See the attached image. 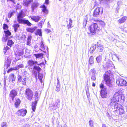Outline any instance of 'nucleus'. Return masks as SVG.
I'll list each match as a JSON object with an SVG mask.
<instances>
[{"instance_id":"1","label":"nucleus","mask_w":127,"mask_h":127,"mask_svg":"<svg viewBox=\"0 0 127 127\" xmlns=\"http://www.w3.org/2000/svg\"><path fill=\"white\" fill-rule=\"evenodd\" d=\"M43 63H38L36 61H34L32 60H29L28 62V65L25 67V68L28 67L31 69L33 68V70L32 71V73H34L35 72L37 74L40 72L41 69L39 66H42L43 64Z\"/></svg>"},{"instance_id":"2","label":"nucleus","mask_w":127,"mask_h":127,"mask_svg":"<svg viewBox=\"0 0 127 127\" xmlns=\"http://www.w3.org/2000/svg\"><path fill=\"white\" fill-rule=\"evenodd\" d=\"M110 105L113 106L115 109H116L114 111L115 113H116L117 112H119L120 114H124L125 112L124 108V107L119 104L115 102H111L109 104Z\"/></svg>"},{"instance_id":"3","label":"nucleus","mask_w":127,"mask_h":127,"mask_svg":"<svg viewBox=\"0 0 127 127\" xmlns=\"http://www.w3.org/2000/svg\"><path fill=\"white\" fill-rule=\"evenodd\" d=\"M111 74V71L108 70L106 72L105 74L103 76L105 84L109 88H111L113 85L110 77V76Z\"/></svg>"},{"instance_id":"4","label":"nucleus","mask_w":127,"mask_h":127,"mask_svg":"<svg viewBox=\"0 0 127 127\" xmlns=\"http://www.w3.org/2000/svg\"><path fill=\"white\" fill-rule=\"evenodd\" d=\"M89 29L90 32L93 35L94 34L97 30H99L100 28L98 27L97 24L95 23L92 24L90 26Z\"/></svg>"},{"instance_id":"5","label":"nucleus","mask_w":127,"mask_h":127,"mask_svg":"<svg viewBox=\"0 0 127 127\" xmlns=\"http://www.w3.org/2000/svg\"><path fill=\"white\" fill-rule=\"evenodd\" d=\"M103 13V9L102 7H97L94 11L93 16L94 17L97 18L100 16Z\"/></svg>"},{"instance_id":"6","label":"nucleus","mask_w":127,"mask_h":127,"mask_svg":"<svg viewBox=\"0 0 127 127\" xmlns=\"http://www.w3.org/2000/svg\"><path fill=\"white\" fill-rule=\"evenodd\" d=\"M17 80L18 83H21L23 85L25 86L26 85L27 79L26 76L23 78V76L18 74Z\"/></svg>"},{"instance_id":"7","label":"nucleus","mask_w":127,"mask_h":127,"mask_svg":"<svg viewBox=\"0 0 127 127\" xmlns=\"http://www.w3.org/2000/svg\"><path fill=\"white\" fill-rule=\"evenodd\" d=\"M25 94L28 99L30 100H31L32 99L33 96V93L31 89L29 88L26 89Z\"/></svg>"},{"instance_id":"8","label":"nucleus","mask_w":127,"mask_h":127,"mask_svg":"<svg viewBox=\"0 0 127 127\" xmlns=\"http://www.w3.org/2000/svg\"><path fill=\"white\" fill-rule=\"evenodd\" d=\"M11 60V58L9 56L6 57L4 65V69L5 68L7 69L8 67L10 66Z\"/></svg>"},{"instance_id":"9","label":"nucleus","mask_w":127,"mask_h":127,"mask_svg":"<svg viewBox=\"0 0 127 127\" xmlns=\"http://www.w3.org/2000/svg\"><path fill=\"white\" fill-rule=\"evenodd\" d=\"M25 15L24 13L22 11H21L17 16V21L19 23H21L25 19L22 18L25 16Z\"/></svg>"},{"instance_id":"10","label":"nucleus","mask_w":127,"mask_h":127,"mask_svg":"<svg viewBox=\"0 0 127 127\" xmlns=\"http://www.w3.org/2000/svg\"><path fill=\"white\" fill-rule=\"evenodd\" d=\"M18 91L16 89H13L10 92L9 96L10 98L13 100L15 97L17 95Z\"/></svg>"},{"instance_id":"11","label":"nucleus","mask_w":127,"mask_h":127,"mask_svg":"<svg viewBox=\"0 0 127 127\" xmlns=\"http://www.w3.org/2000/svg\"><path fill=\"white\" fill-rule=\"evenodd\" d=\"M116 83L118 86H127V82H126L125 80L123 79L119 78L117 80Z\"/></svg>"},{"instance_id":"12","label":"nucleus","mask_w":127,"mask_h":127,"mask_svg":"<svg viewBox=\"0 0 127 127\" xmlns=\"http://www.w3.org/2000/svg\"><path fill=\"white\" fill-rule=\"evenodd\" d=\"M60 104V100L57 99L56 100L55 102L50 106L53 110H56L57 108H59Z\"/></svg>"},{"instance_id":"13","label":"nucleus","mask_w":127,"mask_h":127,"mask_svg":"<svg viewBox=\"0 0 127 127\" xmlns=\"http://www.w3.org/2000/svg\"><path fill=\"white\" fill-rule=\"evenodd\" d=\"M4 32L5 35H3L2 40L4 42H5L7 40L8 37L11 35V33L9 30L4 31Z\"/></svg>"},{"instance_id":"14","label":"nucleus","mask_w":127,"mask_h":127,"mask_svg":"<svg viewBox=\"0 0 127 127\" xmlns=\"http://www.w3.org/2000/svg\"><path fill=\"white\" fill-rule=\"evenodd\" d=\"M119 94L118 93H115V95H114L112 99H111V102L110 103L112 102H115L117 103L116 101H119L120 99V98L119 97Z\"/></svg>"},{"instance_id":"15","label":"nucleus","mask_w":127,"mask_h":127,"mask_svg":"<svg viewBox=\"0 0 127 127\" xmlns=\"http://www.w3.org/2000/svg\"><path fill=\"white\" fill-rule=\"evenodd\" d=\"M96 50L98 52H102L104 50L103 46L101 44H99L98 42L96 43Z\"/></svg>"},{"instance_id":"16","label":"nucleus","mask_w":127,"mask_h":127,"mask_svg":"<svg viewBox=\"0 0 127 127\" xmlns=\"http://www.w3.org/2000/svg\"><path fill=\"white\" fill-rule=\"evenodd\" d=\"M100 95L101 97L103 98H106L107 95V90H101L100 92Z\"/></svg>"},{"instance_id":"17","label":"nucleus","mask_w":127,"mask_h":127,"mask_svg":"<svg viewBox=\"0 0 127 127\" xmlns=\"http://www.w3.org/2000/svg\"><path fill=\"white\" fill-rule=\"evenodd\" d=\"M39 5V3L37 1H35L33 2L31 6L32 11L33 12L34 10L36 9Z\"/></svg>"},{"instance_id":"18","label":"nucleus","mask_w":127,"mask_h":127,"mask_svg":"<svg viewBox=\"0 0 127 127\" xmlns=\"http://www.w3.org/2000/svg\"><path fill=\"white\" fill-rule=\"evenodd\" d=\"M40 47L43 50L42 51L43 52L45 53H48V47L47 46H45L43 43L42 41H41L40 43Z\"/></svg>"},{"instance_id":"19","label":"nucleus","mask_w":127,"mask_h":127,"mask_svg":"<svg viewBox=\"0 0 127 127\" xmlns=\"http://www.w3.org/2000/svg\"><path fill=\"white\" fill-rule=\"evenodd\" d=\"M27 112V110L26 109H23L19 110L18 111L17 113L19 115L24 116L26 115Z\"/></svg>"},{"instance_id":"20","label":"nucleus","mask_w":127,"mask_h":127,"mask_svg":"<svg viewBox=\"0 0 127 127\" xmlns=\"http://www.w3.org/2000/svg\"><path fill=\"white\" fill-rule=\"evenodd\" d=\"M16 77L14 75L13 73L10 74L8 77L9 81V82L13 83L16 79Z\"/></svg>"},{"instance_id":"21","label":"nucleus","mask_w":127,"mask_h":127,"mask_svg":"<svg viewBox=\"0 0 127 127\" xmlns=\"http://www.w3.org/2000/svg\"><path fill=\"white\" fill-rule=\"evenodd\" d=\"M95 22H96V23L99 24V25H100V27L101 28H100V29H101L102 28H103L104 27H105V24L104 22L102 21V20H94Z\"/></svg>"},{"instance_id":"22","label":"nucleus","mask_w":127,"mask_h":127,"mask_svg":"<svg viewBox=\"0 0 127 127\" xmlns=\"http://www.w3.org/2000/svg\"><path fill=\"white\" fill-rule=\"evenodd\" d=\"M40 7L42 8V10L43 12L46 14L48 13V11L47 9V7L44 4L41 6Z\"/></svg>"},{"instance_id":"23","label":"nucleus","mask_w":127,"mask_h":127,"mask_svg":"<svg viewBox=\"0 0 127 127\" xmlns=\"http://www.w3.org/2000/svg\"><path fill=\"white\" fill-rule=\"evenodd\" d=\"M30 17L33 21L36 22H37L40 19V17L38 16H30Z\"/></svg>"},{"instance_id":"24","label":"nucleus","mask_w":127,"mask_h":127,"mask_svg":"<svg viewBox=\"0 0 127 127\" xmlns=\"http://www.w3.org/2000/svg\"><path fill=\"white\" fill-rule=\"evenodd\" d=\"M37 102L38 101H35L32 102V110L33 112L35 111Z\"/></svg>"},{"instance_id":"25","label":"nucleus","mask_w":127,"mask_h":127,"mask_svg":"<svg viewBox=\"0 0 127 127\" xmlns=\"http://www.w3.org/2000/svg\"><path fill=\"white\" fill-rule=\"evenodd\" d=\"M15 99L16 101L14 103L15 106L16 108H17L20 104L21 101L20 99L18 98H16Z\"/></svg>"},{"instance_id":"26","label":"nucleus","mask_w":127,"mask_h":127,"mask_svg":"<svg viewBox=\"0 0 127 127\" xmlns=\"http://www.w3.org/2000/svg\"><path fill=\"white\" fill-rule=\"evenodd\" d=\"M20 24H26L28 26H31L32 24L28 20H25V19Z\"/></svg>"},{"instance_id":"27","label":"nucleus","mask_w":127,"mask_h":127,"mask_svg":"<svg viewBox=\"0 0 127 127\" xmlns=\"http://www.w3.org/2000/svg\"><path fill=\"white\" fill-rule=\"evenodd\" d=\"M127 18V17L124 16L122 18H120L118 20V22L120 24H121L124 23L126 21Z\"/></svg>"},{"instance_id":"28","label":"nucleus","mask_w":127,"mask_h":127,"mask_svg":"<svg viewBox=\"0 0 127 127\" xmlns=\"http://www.w3.org/2000/svg\"><path fill=\"white\" fill-rule=\"evenodd\" d=\"M36 28L37 27H34L32 28H28L26 29V30L28 32H30L31 33H32L34 32Z\"/></svg>"},{"instance_id":"29","label":"nucleus","mask_w":127,"mask_h":127,"mask_svg":"<svg viewBox=\"0 0 127 127\" xmlns=\"http://www.w3.org/2000/svg\"><path fill=\"white\" fill-rule=\"evenodd\" d=\"M96 44H95L92 45L89 51L90 53H93L95 50L96 48Z\"/></svg>"},{"instance_id":"30","label":"nucleus","mask_w":127,"mask_h":127,"mask_svg":"<svg viewBox=\"0 0 127 127\" xmlns=\"http://www.w3.org/2000/svg\"><path fill=\"white\" fill-rule=\"evenodd\" d=\"M72 20L70 18L69 19V23L67 25V27L68 29H70L73 26H72Z\"/></svg>"},{"instance_id":"31","label":"nucleus","mask_w":127,"mask_h":127,"mask_svg":"<svg viewBox=\"0 0 127 127\" xmlns=\"http://www.w3.org/2000/svg\"><path fill=\"white\" fill-rule=\"evenodd\" d=\"M24 52L23 51L19 50L18 52H16L15 54L17 57H18L23 55Z\"/></svg>"},{"instance_id":"32","label":"nucleus","mask_w":127,"mask_h":127,"mask_svg":"<svg viewBox=\"0 0 127 127\" xmlns=\"http://www.w3.org/2000/svg\"><path fill=\"white\" fill-rule=\"evenodd\" d=\"M102 59V56L100 55H99L96 57V59L97 63L98 64H100Z\"/></svg>"},{"instance_id":"33","label":"nucleus","mask_w":127,"mask_h":127,"mask_svg":"<svg viewBox=\"0 0 127 127\" xmlns=\"http://www.w3.org/2000/svg\"><path fill=\"white\" fill-rule=\"evenodd\" d=\"M15 12V11L14 10H12L10 11L8 15V18H11L13 16Z\"/></svg>"},{"instance_id":"34","label":"nucleus","mask_w":127,"mask_h":127,"mask_svg":"<svg viewBox=\"0 0 127 127\" xmlns=\"http://www.w3.org/2000/svg\"><path fill=\"white\" fill-rule=\"evenodd\" d=\"M20 25L18 24H14L13 25V27L14 29V31L15 32H16L18 29Z\"/></svg>"},{"instance_id":"35","label":"nucleus","mask_w":127,"mask_h":127,"mask_svg":"<svg viewBox=\"0 0 127 127\" xmlns=\"http://www.w3.org/2000/svg\"><path fill=\"white\" fill-rule=\"evenodd\" d=\"M35 34L36 35H38L40 36H42V32L41 29H37L36 31L34 32Z\"/></svg>"},{"instance_id":"36","label":"nucleus","mask_w":127,"mask_h":127,"mask_svg":"<svg viewBox=\"0 0 127 127\" xmlns=\"http://www.w3.org/2000/svg\"><path fill=\"white\" fill-rule=\"evenodd\" d=\"M100 0L105 4H108L109 2H112L113 0Z\"/></svg>"},{"instance_id":"37","label":"nucleus","mask_w":127,"mask_h":127,"mask_svg":"<svg viewBox=\"0 0 127 127\" xmlns=\"http://www.w3.org/2000/svg\"><path fill=\"white\" fill-rule=\"evenodd\" d=\"M38 78L41 82L42 83V78L43 77V75L40 73H38Z\"/></svg>"},{"instance_id":"38","label":"nucleus","mask_w":127,"mask_h":127,"mask_svg":"<svg viewBox=\"0 0 127 127\" xmlns=\"http://www.w3.org/2000/svg\"><path fill=\"white\" fill-rule=\"evenodd\" d=\"M32 37L31 35H29L27 39V44L29 45L30 43Z\"/></svg>"},{"instance_id":"39","label":"nucleus","mask_w":127,"mask_h":127,"mask_svg":"<svg viewBox=\"0 0 127 127\" xmlns=\"http://www.w3.org/2000/svg\"><path fill=\"white\" fill-rule=\"evenodd\" d=\"M35 100V101H38L39 98L38 95V93L37 91H35L34 95Z\"/></svg>"},{"instance_id":"40","label":"nucleus","mask_w":127,"mask_h":127,"mask_svg":"<svg viewBox=\"0 0 127 127\" xmlns=\"http://www.w3.org/2000/svg\"><path fill=\"white\" fill-rule=\"evenodd\" d=\"M90 72L92 73V75H96L97 73L96 72L95 68H94L90 70Z\"/></svg>"},{"instance_id":"41","label":"nucleus","mask_w":127,"mask_h":127,"mask_svg":"<svg viewBox=\"0 0 127 127\" xmlns=\"http://www.w3.org/2000/svg\"><path fill=\"white\" fill-rule=\"evenodd\" d=\"M14 43V42L12 40H8L7 44V45L11 47L12 45Z\"/></svg>"},{"instance_id":"42","label":"nucleus","mask_w":127,"mask_h":127,"mask_svg":"<svg viewBox=\"0 0 127 127\" xmlns=\"http://www.w3.org/2000/svg\"><path fill=\"white\" fill-rule=\"evenodd\" d=\"M24 67V65L22 64H20L17 65V66L15 67L16 69L17 70H18L19 68H23Z\"/></svg>"},{"instance_id":"43","label":"nucleus","mask_w":127,"mask_h":127,"mask_svg":"<svg viewBox=\"0 0 127 127\" xmlns=\"http://www.w3.org/2000/svg\"><path fill=\"white\" fill-rule=\"evenodd\" d=\"M89 63L90 64L94 63V57L93 56H91L89 59Z\"/></svg>"},{"instance_id":"44","label":"nucleus","mask_w":127,"mask_h":127,"mask_svg":"<svg viewBox=\"0 0 127 127\" xmlns=\"http://www.w3.org/2000/svg\"><path fill=\"white\" fill-rule=\"evenodd\" d=\"M100 89H101V90H102V89L103 90H106V87L104 86L103 84L102 83L100 85Z\"/></svg>"},{"instance_id":"45","label":"nucleus","mask_w":127,"mask_h":127,"mask_svg":"<svg viewBox=\"0 0 127 127\" xmlns=\"http://www.w3.org/2000/svg\"><path fill=\"white\" fill-rule=\"evenodd\" d=\"M10 49V48L8 47L7 46H6V47H4L3 48V52L4 53V54H5L7 50H9Z\"/></svg>"},{"instance_id":"46","label":"nucleus","mask_w":127,"mask_h":127,"mask_svg":"<svg viewBox=\"0 0 127 127\" xmlns=\"http://www.w3.org/2000/svg\"><path fill=\"white\" fill-rule=\"evenodd\" d=\"M15 67L10 68L7 70V73H9L10 72L12 71L13 70H16V69H15Z\"/></svg>"},{"instance_id":"47","label":"nucleus","mask_w":127,"mask_h":127,"mask_svg":"<svg viewBox=\"0 0 127 127\" xmlns=\"http://www.w3.org/2000/svg\"><path fill=\"white\" fill-rule=\"evenodd\" d=\"M57 83L56 87L60 88V81L59 80V78L57 77Z\"/></svg>"},{"instance_id":"48","label":"nucleus","mask_w":127,"mask_h":127,"mask_svg":"<svg viewBox=\"0 0 127 127\" xmlns=\"http://www.w3.org/2000/svg\"><path fill=\"white\" fill-rule=\"evenodd\" d=\"M93 122L91 120H90L89 122V125L91 127H94Z\"/></svg>"},{"instance_id":"49","label":"nucleus","mask_w":127,"mask_h":127,"mask_svg":"<svg viewBox=\"0 0 127 127\" xmlns=\"http://www.w3.org/2000/svg\"><path fill=\"white\" fill-rule=\"evenodd\" d=\"M119 98H120V99H121L122 100H124L125 99V97L124 95L121 94V95L119 94Z\"/></svg>"},{"instance_id":"50","label":"nucleus","mask_w":127,"mask_h":127,"mask_svg":"<svg viewBox=\"0 0 127 127\" xmlns=\"http://www.w3.org/2000/svg\"><path fill=\"white\" fill-rule=\"evenodd\" d=\"M87 18H86L84 19V20L83 22V23L84 26H86V25L87 24Z\"/></svg>"},{"instance_id":"51","label":"nucleus","mask_w":127,"mask_h":127,"mask_svg":"<svg viewBox=\"0 0 127 127\" xmlns=\"http://www.w3.org/2000/svg\"><path fill=\"white\" fill-rule=\"evenodd\" d=\"M8 25L5 24H4L3 25V29L4 30H7L8 29Z\"/></svg>"},{"instance_id":"52","label":"nucleus","mask_w":127,"mask_h":127,"mask_svg":"<svg viewBox=\"0 0 127 127\" xmlns=\"http://www.w3.org/2000/svg\"><path fill=\"white\" fill-rule=\"evenodd\" d=\"M1 127H6V123L5 122H3L1 124Z\"/></svg>"},{"instance_id":"53","label":"nucleus","mask_w":127,"mask_h":127,"mask_svg":"<svg viewBox=\"0 0 127 127\" xmlns=\"http://www.w3.org/2000/svg\"><path fill=\"white\" fill-rule=\"evenodd\" d=\"M29 4H30V3H29V2L26 1L25 2L24 1V5L26 6H28Z\"/></svg>"},{"instance_id":"54","label":"nucleus","mask_w":127,"mask_h":127,"mask_svg":"<svg viewBox=\"0 0 127 127\" xmlns=\"http://www.w3.org/2000/svg\"><path fill=\"white\" fill-rule=\"evenodd\" d=\"M96 75H92L91 79L94 81H95L96 79Z\"/></svg>"},{"instance_id":"55","label":"nucleus","mask_w":127,"mask_h":127,"mask_svg":"<svg viewBox=\"0 0 127 127\" xmlns=\"http://www.w3.org/2000/svg\"><path fill=\"white\" fill-rule=\"evenodd\" d=\"M43 23V21H41L39 23L38 25V26L41 28L42 27V26Z\"/></svg>"},{"instance_id":"56","label":"nucleus","mask_w":127,"mask_h":127,"mask_svg":"<svg viewBox=\"0 0 127 127\" xmlns=\"http://www.w3.org/2000/svg\"><path fill=\"white\" fill-rule=\"evenodd\" d=\"M26 38V36L25 35H22L21 37V38L22 40H24Z\"/></svg>"},{"instance_id":"57","label":"nucleus","mask_w":127,"mask_h":127,"mask_svg":"<svg viewBox=\"0 0 127 127\" xmlns=\"http://www.w3.org/2000/svg\"><path fill=\"white\" fill-rule=\"evenodd\" d=\"M106 115L108 117L109 119H111V116L109 114V113L108 112H106Z\"/></svg>"},{"instance_id":"58","label":"nucleus","mask_w":127,"mask_h":127,"mask_svg":"<svg viewBox=\"0 0 127 127\" xmlns=\"http://www.w3.org/2000/svg\"><path fill=\"white\" fill-rule=\"evenodd\" d=\"M20 59V58L19 57H16L15 58V60H14V61L15 62H17L18 60H19Z\"/></svg>"},{"instance_id":"59","label":"nucleus","mask_w":127,"mask_h":127,"mask_svg":"<svg viewBox=\"0 0 127 127\" xmlns=\"http://www.w3.org/2000/svg\"><path fill=\"white\" fill-rule=\"evenodd\" d=\"M32 74L34 76L35 78L36 79H37V74L36 72H35L34 73H32Z\"/></svg>"},{"instance_id":"60","label":"nucleus","mask_w":127,"mask_h":127,"mask_svg":"<svg viewBox=\"0 0 127 127\" xmlns=\"http://www.w3.org/2000/svg\"><path fill=\"white\" fill-rule=\"evenodd\" d=\"M49 3V0H45L44 4L46 5H48Z\"/></svg>"},{"instance_id":"61","label":"nucleus","mask_w":127,"mask_h":127,"mask_svg":"<svg viewBox=\"0 0 127 127\" xmlns=\"http://www.w3.org/2000/svg\"><path fill=\"white\" fill-rule=\"evenodd\" d=\"M45 31L47 32V33H49L51 32V30L48 29H45Z\"/></svg>"},{"instance_id":"62","label":"nucleus","mask_w":127,"mask_h":127,"mask_svg":"<svg viewBox=\"0 0 127 127\" xmlns=\"http://www.w3.org/2000/svg\"><path fill=\"white\" fill-rule=\"evenodd\" d=\"M60 88L57 87H56V88L55 89V90L57 92H59L60 91Z\"/></svg>"},{"instance_id":"63","label":"nucleus","mask_w":127,"mask_h":127,"mask_svg":"<svg viewBox=\"0 0 127 127\" xmlns=\"http://www.w3.org/2000/svg\"><path fill=\"white\" fill-rule=\"evenodd\" d=\"M35 56L37 58H39V54H35Z\"/></svg>"},{"instance_id":"64","label":"nucleus","mask_w":127,"mask_h":127,"mask_svg":"<svg viewBox=\"0 0 127 127\" xmlns=\"http://www.w3.org/2000/svg\"><path fill=\"white\" fill-rule=\"evenodd\" d=\"M39 54V57H43V54L41 53Z\"/></svg>"}]
</instances>
